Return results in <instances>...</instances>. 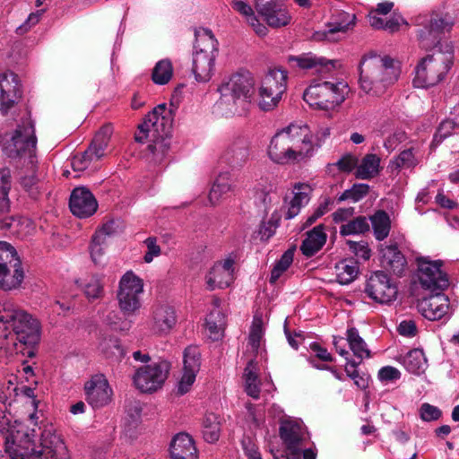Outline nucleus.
<instances>
[{
	"mask_svg": "<svg viewBox=\"0 0 459 459\" xmlns=\"http://www.w3.org/2000/svg\"><path fill=\"white\" fill-rule=\"evenodd\" d=\"M398 360L407 371L415 375H420L428 368L427 359L420 349L411 350L405 355L400 356Z\"/></svg>",
	"mask_w": 459,
	"mask_h": 459,
	"instance_id": "c9c22d12",
	"label": "nucleus"
},
{
	"mask_svg": "<svg viewBox=\"0 0 459 459\" xmlns=\"http://www.w3.org/2000/svg\"><path fill=\"white\" fill-rule=\"evenodd\" d=\"M173 124L172 114L165 104L158 105L139 125L134 139L143 143L149 137H169Z\"/></svg>",
	"mask_w": 459,
	"mask_h": 459,
	"instance_id": "ddd939ff",
	"label": "nucleus"
},
{
	"mask_svg": "<svg viewBox=\"0 0 459 459\" xmlns=\"http://www.w3.org/2000/svg\"><path fill=\"white\" fill-rule=\"evenodd\" d=\"M359 69L360 89L374 96L384 94L400 75V68L394 59L376 54L363 56Z\"/></svg>",
	"mask_w": 459,
	"mask_h": 459,
	"instance_id": "7ed1b4c3",
	"label": "nucleus"
},
{
	"mask_svg": "<svg viewBox=\"0 0 459 459\" xmlns=\"http://www.w3.org/2000/svg\"><path fill=\"white\" fill-rule=\"evenodd\" d=\"M369 186L367 184H354L351 188L345 190L338 198L337 202L342 203L347 200L353 203L359 202L368 193Z\"/></svg>",
	"mask_w": 459,
	"mask_h": 459,
	"instance_id": "13d9d810",
	"label": "nucleus"
},
{
	"mask_svg": "<svg viewBox=\"0 0 459 459\" xmlns=\"http://www.w3.org/2000/svg\"><path fill=\"white\" fill-rule=\"evenodd\" d=\"M107 245V241H104L100 238H97V236L93 235L91 243L90 245V253L94 264H98L102 262L104 249Z\"/></svg>",
	"mask_w": 459,
	"mask_h": 459,
	"instance_id": "0e129e2a",
	"label": "nucleus"
},
{
	"mask_svg": "<svg viewBox=\"0 0 459 459\" xmlns=\"http://www.w3.org/2000/svg\"><path fill=\"white\" fill-rule=\"evenodd\" d=\"M217 109L225 116L246 111L254 94V79L248 74H235L225 79L218 89Z\"/></svg>",
	"mask_w": 459,
	"mask_h": 459,
	"instance_id": "20e7f679",
	"label": "nucleus"
},
{
	"mask_svg": "<svg viewBox=\"0 0 459 459\" xmlns=\"http://www.w3.org/2000/svg\"><path fill=\"white\" fill-rule=\"evenodd\" d=\"M200 356V351L196 346H188L185 349L183 375L178 385V391L180 394H186L195 383L201 366Z\"/></svg>",
	"mask_w": 459,
	"mask_h": 459,
	"instance_id": "6ab92c4d",
	"label": "nucleus"
},
{
	"mask_svg": "<svg viewBox=\"0 0 459 459\" xmlns=\"http://www.w3.org/2000/svg\"><path fill=\"white\" fill-rule=\"evenodd\" d=\"M173 74L174 67L171 60L163 58L153 66L151 78L156 85H166L171 81Z\"/></svg>",
	"mask_w": 459,
	"mask_h": 459,
	"instance_id": "ea45409f",
	"label": "nucleus"
},
{
	"mask_svg": "<svg viewBox=\"0 0 459 459\" xmlns=\"http://www.w3.org/2000/svg\"><path fill=\"white\" fill-rule=\"evenodd\" d=\"M113 134V127L110 125L102 126L95 134L91 144L87 149L88 154H91L95 160H99L106 154V150Z\"/></svg>",
	"mask_w": 459,
	"mask_h": 459,
	"instance_id": "4c0bfd02",
	"label": "nucleus"
},
{
	"mask_svg": "<svg viewBox=\"0 0 459 459\" xmlns=\"http://www.w3.org/2000/svg\"><path fill=\"white\" fill-rule=\"evenodd\" d=\"M349 92L347 82H323L310 85L304 92V100L313 108L330 110L342 104Z\"/></svg>",
	"mask_w": 459,
	"mask_h": 459,
	"instance_id": "6e6552de",
	"label": "nucleus"
},
{
	"mask_svg": "<svg viewBox=\"0 0 459 459\" xmlns=\"http://www.w3.org/2000/svg\"><path fill=\"white\" fill-rule=\"evenodd\" d=\"M334 272L340 284H349L357 277L359 266L354 260L345 259L335 264Z\"/></svg>",
	"mask_w": 459,
	"mask_h": 459,
	"instance_id": "37998d69",
	"label": "nucleus"
},
{
	"mask_svg": "<svg viewBox=\"0 0 459 459\" xmlns=\"http://www.w3.org/2000/svg\"><path fill=\"white\" fill-rule=\"evenodd\" d=\"M453 56V46L446 44L445 51L438 49L422 58L415 69L414 86L429 88L440 82L452 65Z\"/></svg>",
	"mask_w": 459,
	"mask_h": 459,
	"instance_id": "39448f33",
	"label": "nucleus"
},
{
	"mask_svg": "<svg viewBox=\"0 0 459 459\" xmlns=\"http://www.w3.org/2000/svg\"><path fill=\"white\" fill-rule=\"evenodd\" d=\"M93 161H96L95 158L91 154H88V150H86L83 153L76 154L73 157L71 166L74 171H83Z\"/></svg>",
	"mask_w": 459,
	"mask_h": 459,
	"instance_id": "338daca9",
	"label": "nucleus"
},
{
	"mask_svg": "<svg viewBox=\"0 0 459 459\" xmlns=\"http://www.w3.org/2000/svg\"><path fill=\"white\" fill-rule=\"evenodd\" d=\"M81 288L88 299H97L103 296V282L98 275H91L86 278Z\"/></svg>",
	"mask_w": 459,
	"mask_h": 459,
	"instance_id": "09e8293b",
	"label": "nucleus"
},
{
	"mask_svg": "<svg viewBox=\"0 0 459 459\" xmlns=\"http://www.w3.org/2000/svg\"><path fill=\"white\" fill-rule=\"evenodd\" d=\"M417 163L418 160L414 156L412 149H407L400 152V154L391 161L390 167L399 170L401 169L413 168Z\"/></svg>",
	"mask_w": 459,
	"mask_h": 459,
	"instance_id": "bf43d9fd",
	"label": "nucleus"
},
{
	"mask_svg": "<svg viewBox=\"0 0 459 459\" xmlns=\"http://www.w3.org/2000/svg\"><path fill=\"white\" fill-rule=\"evenodd\" d=\"M288 74L280 68L270 69L263 77L257 90L258 106L264 111L273 110L287 90Z\"/></svg>",
	"mask_w": 459,
	"mask_h": 459,
	"instance_id": "9d476101",
	"label": "nucleus"
},
{
	"mask_svg": "<svg viewBox=\"0 0 459 459\" xmlns=\"http://www.w3.org/2000/svg\"><path fill=\"white\" fill-rule=\"evenodd\" d=\"M312 188L308 184L297 183L294 185L293 196L285 214L287 220L296 217L299 213L300 209L308 204Z\"/></svg>",
	"mask_w": 459,
	"mask_h": 459,
	"instance_id": "7c9ffc66",
	"label": "nucleus"
},
{
	"mask_svg": "<svg viewBox=\"0 0 459 459\" xmlns=\"http://www.w3.org/2000/svg\"><path fill=\"white\" fill-rule=\"evenodd\" d=\"M264 333V321L261 316L255 315L250 328L247 351L258 355L263 351V338Z\"/></svg>",
	"mask_w": 459,
	"mask_h": 459,
	"instance_id": "58836bf2",
	"label": "nucleus"
},
{
	"mask_svg": "<svg viewBox=\"0 0 459 459\" xmlns=\"http://www.w3.org/2000/svg\"><path fill=\"white\" fill-rule=\"evenodd\" d=\"M381 264L382 267L395 275L401 276L406 266L404 255L395 246H386L381 247Z\"/></svg>",
	"mask_w": 459,
	"mask_h": 459,
	"instance_id": "cd10ccee",
	"label": "nucleus"
},
{
	"mask_svg": "<svg viewBox=\"0 0 459 459\" xmlns=\"http://www.w3.org/2000/svg\"><path fill=\"white\" fill-rule=\"evenodd\" d=\"M10 322H12V305L0 302V339L7 338Z\"/></svg>",
	"mask_w": 459,
	"mask_h": 459,
	"instance_id": "680f3d73",
	"label": "nucleus"
},
{
	"mask_svg": "<svg viewBox=\"0 0 459 459\" xmlns=\"http://www.w3.org/2000/svg\"><path fill=\"white\" fill-rule=\"evenodd\" d=\"M232 190L233 180L230 173L228 171L220 173L209 193V202L215 205Z\"/></svg>",
	"mask_w": 459,
	"mask_h": 459,
	"instance_id": "f704fd0d",
	"label": "nucleus"
},
{
	"mask_svg": "<svg viewBox=\"0 0 459 459\" xmlns=\"http://www.w3.org/2000/svg\"><path fill=\"white\" fill-rule=\"evenodd\" d=\"M257 13L272 28H281L290 24L291 15L281 0H255Z\"/></svg>",
	"mask_w": 459,
	"mask_h": 459,
	"instance_id": "dca6fc26",
	"label": "nucleus"
},
{
	"mask_svg": "<svg viewBox=\"0 0 459 459\" xmlns=\"http://www.w3.org/2000/svg\"><path fill=\"white\" fill-rule=\"evenodd\" d=\"M10 327L13 328L17 341L26 346L22 351L23 354H26L29 358L35 357L36 346L39 344L41 336L39 321L27 312L16 309L12 305Z\"/></svg>",
	"mask_w": 459,
	"mask_h": 459,
	"instance_id": "1a4fd4ad",
	"label": "nucleus"
},
{
	"mask_svg": "<svg viewBox=\"0 0 459 459\" xmlns=\"http://www.w3.org/2000/svg\"><path fill=\"white\" fill-rule=\"evenodd\" d=\"M169 369L170 365L166 360L140 367L134 375V384L142 393L156 392L162 387Z\"/></svg>",
	"mask_w": 459,
	"mask_h": 459,
	"instance_id": "4468645a",
	"label": "nucleus"
},
{
	"mask_svg": "<svg viewBox=\"0 0 459 459\" xmlns=\"http://www.w3.org/2000/svg\"><path fill=\"white\" fill-rule=\"evenodd\" d=\"M431 295L423 299L420 304V310L429 320H439L445 316L449 309V299L443 291H429Z\"/></svg>",
	"mask_w": 459,
	"mask_h": 459,
	"instance_id": "393cba45",
	"label": "nucleus"
},
{
	"mask_svg": "<svg viewBox=\"0 0 459 459\" xmlns=\"http://www.w3.org/2000/svg\"><path fill=\"white\" fill-rule=\"evenodd\" d=\"M142 408L139 403H130L126 409V418L124 427V433L129 438H134L136 434V428L140 422Z\"/></svg>",
	"mask_w": 459,
	"mask_h": 459,
	"instance_id": "a18cd8bd",
	"label": "nucleus"
},
{
	"mask_svg": "<svg viewBox=\"0 0 459 459\" xmlns=\"http://www.w3.org/2000/svg\"><path fill=\"white\" fill-rule=\"evenodd\" d=\"M325 241V228L319 224L307 233V238L303 240L300 249L306 256H312L322 248Z\"/></svg>",
	"mask_w": 459,
	"mask_h": 459,
	"instance_id": "473e14b6",
	"label": "nucleus"
},
{
	"mask_svg": "<svg viewBox=\"0 0 459 459\" xmlns=\"http://www.w3.org/2000/svg\"><path fill=\"white\" fill-rule=\"evenodd\" d=\"M374 235L377 240H383L387 238L390 229L391 221L388 214L384 211H377L370 217Z\"/></svg>",
	"mask_w": 459,
	"mask_h": 459,
	"instance_id": "49530a36",
	"label": "nucleus"
},
{
	"mask_svg": "<svg viewBox=\"0 0 459 459\" xmlns=\"http://www.w3.org/2000/svg\"><path fill=\"white\" fill-rule=\"evenodd\" d=\"M195 35L192 71L197 82H206L213 74L218 42L207 29H200Z\"/></svg>",
	"mask_w": 459,
	"mask_h": 459,
	"instance_id": "423d86ee",
	"label": "nucleus"
},
{
	"mask_svg": "<svg viewBox=\"0 0 459 459\" xmlns=\"http://www.w3.org/2000/svg\"><path fill=\"white\" fill-rule=\"evenodd\" d=\"M21 98V90L18 76L13 72L0 74V110L6 115Z\"/></svg>",
	"mask_w": 459,
	"mask_h": 459,
	"instance_id": "4be33fe9",
	"label": "nucleus"
},
{
	"mask_svg": "<svg viewBox=\"0 0 459 459\" xmlns=\"http://www.w3.org/2000/svg\"><path fill=\"white\" fill-rule=\"evenodd\" d=\"M271 191H272V186H270L269 189H267V187L263 186L261 183L257 184L254 187L255 203L257 205L264 208V211L268 208V206L272 203Z\"/></svg>",
	"mask_w": 459,
	"mask_h": 459,
	"instance_id": "e2e57ef3",
	"label": "nucleus"
},
{
	"mask_svg": "<svg viewBox=\"0 0 459 459\" xmlns=\"http://www.w3.org/2000/svg\"><path fill=\"white\" fill-rule=\"evenodd\" d=\"M340 19L341 22L329 24L327 30L315 32L313 39L315 40H339L340 38L335 37V34L340 32L344 33L349 29L352 28L355 24V15L348 13H342L340 14Z\"/></svg>",
	"mask_w": 459,
	"mask_h": 459,
	"instance_id": "c85d7f7f",
	"label": "nucleus"
},
{
	"mask_svg": "<svg viewBox=\"0 0 459 459\" xmlns=\"http://www.w3.org/2000/svg\"><path fill=\"white\" fill-rule=\"evenodd\" d=\"M171 459H197L194 439L186 433H179L170 445Z\"/></svg>",
	"mask_w": 459,
	"mask_h": 459,
	"instance_id": "bb28decb",
	"label": "nucleus"
},
{
	"mask_svg": "<svg viewBox=\"0 0 459 459\" xmlns=\"http://www.w3.org/2000/svg\"><path fill=\"white\" fill-rule=\"evenodd\" d=\"M415 24L421 27L418 30V39L423 48H431L439 43L440 34L449 32L455 25V20L450 14L437 13L419 15Z\"/></svg>",
	"mask_w": 459,
	"mask_h": 459,
	"instance_id": "9b49d317",
	"label": "nucleus"
},
{
	"mask_svg": "<svg viewBox=\"0 0 459 459\" xmlns=\"http://www.w3.org/2000/svg\"><path fill=\"white\" fill-rule=\"evenodd\" d=\"M249 157L247 143L244 140L233 143L224 152L222 159L231 167H241Z\"/></svg>",
	"mask_w": 459,
	"mask_h": 459,
	"instance_id": "e433bc0d",
	"label": "nucleus"
},
{
	"mask_svg": "<svg viewBox=\"0 0 459 459\" xmlns=\"http://www.w3.org/2000/svg\"><path fill=\"white\" fill-rule=\"evenodd\" d=\"M221 434V423L219 417L214 413H207L203 421L204 438L208 443H215Z\"/></svg>",
	"mask_w": 459,
	"mask_h": 459,
	"instance_id": "de8ad7c7",
	"label": "nucleus"
},
{
	"mask_svg": "<svg viewBox=\"0 0 459 459\" xmlns=\"http://www.w3.org/2000/svg\"><path fill=\"white\" fill-rule=\"evenodd\" d=\"M317 147L308 126L290 124L272 137L267 154L278 165H299L307 163Z\"/></svg>",
	"mask_w": 459,
	"mask_h": 459,
	"instance_id": "f03ea898",
	"label": "nucleus"
},
{
	"mask_svg": "<svg viewBox=\"0 0 459 459\" xmlns=\"http://www.w3.org/2000/svg\"><path fill=\"white\" fill-rule=\"evenodd\" d=\"M289 63L303 70H312L318 74H327L334 70L339 62L337 60H327L325 57L317 56L312 53H305L299 56H290Z\"/></svg>",
	"mask_w": 459,
	"mask_h": 459,
	"instance_id": "b1692460",
	"label": "nucleus"
},
{
	"mask_svg": "<svg viewBox=\"0 0 459 459\" xmlns=\"http://www.w3.org/2000/svg\"><path fill=\"white\" fill-rule=\"evenodd\" d=\"M22 262L15 248L5 241H0V269Z\"/></svg>",
	"mask_w": 459,
	"mask_h": 459,
	"instance_id": "4d7b16f0",
	"label": "nucleus"
},
{
	"mask_svg": "<svg viewBox=\"0 0 459 459\" xmlns=\"http://www.w3.org/2000/svg\"><path fill=\"white\" fill-rule=\"evenodd\" d=\"M365 292L376 302L389 304L396 299L397 287L391 282L385 273L378 271L367 281Z\"/></svg>",
	"mask_w": 459,
	"mask_h": 459,
	"instance_id": "f3484780",
	"label": "nucleus"
},
{
	"mask_svg": "<svg viewBox=\"0 0 459 459\" xmlns=\"http://www.w3.org/2000/svg\"><path fill=\"white\" fill-rule=\"evenodd\" d=\"M419 413L420 419L427 422L437 420L442 415V411L439 408L428 403H424L420 405Z\"/></svg>",
	"mask_w": 459,
	"mask_h": 459,
	"instance_id": "774afa93",
	"label": "nucleus"
},
{
	"mask_svg": "<svg viewBox=\"0 0 459 459\" xmlns=\"http://www.w3.org/2000/svg\"><path fill=\"white\" fill-rule=\"evenodd\" d=\"M226 326V316L219 307H214L205 319V329L212 341L222 338Z\"/></svg>",
	"mask_w": 459,
	"mask_h": 459,
	"instance_id": "72a5a7b5",
	"label": "nucleus"
},
{
	"mask_svg": "<svg viewBox=\"0 0 459 459\" xmlns=\"http://www.w3.org/2000/svg\"><path fill=\"white\" fill-rule=\"evenodd\" d=\"M69 206L72 213L78 218H88L98 209V202L92 193L86 187H76L73 190Z\"/></svg>",
	"mask_w": 459,
	"mask_h": 459,
	"instance_id": "412c9836",
	"label": "nucleus"
},
{
	"mask_svg": "<svg viewBox=\"0 0 459 459\" xmlns=\"http://www.w3.org/2000/svg\"><path fill=\"white\" fill-rule=\"evenodd\" d=\"M380 158L376 154H367L357 166L356 178L369 179L379 173Z\"/></svg>",
	"mask_w": 459,
	"mask_h": 459,
	"instance_id": "79ce46f5",
	"label": "nucleus"
},
{
	"mask_svg": "<svg viewBox=\"0 0 459 459\" xmlns=\"http://www.w3.org/2000/svg\"><path fill=\"white\" fill-rule=\"evenodd\" d=\"M143 290V280L133 271H127L122 275L117 290V300L124 315H134L141 308Z\"/></svg>",
	"mask_w": 459,
	"mask_h": 459,
	"instance_id": "f8f14e48",
	"label": "nucleus"
},
{
	"mask_svg": "<svg viewBox=\"0 0 459 459\" xmlns=\"http://www.w3.org/2000/svg\"><path fill=\"white\" fill-rule=\"evenodd\" d=\"M36 413L30 415V426L9 420L0 411V445L13 459H69L68 451L52 426L37 423Z\"/></svg>",
	"mask_w": 459,
	"mask_h": 459,
	"instance_id": "f257e3e1",
	"label": "nucleus"
},
{
	"mask_svg": "<svg viewBox=\"0 0 459 459\" xmlns=\"http://www.w3.org/2000/svg\"><path fill=\"white\" fill-rule=\"evenodd\" d=\"M25 274L22 262L0 269V289L5 291L17 290L21 287Z\"/></svg>",
	"mask_w": 459,
	"mask_h": 459,
	"instance_id": "c756f323",
	"label": "nucleus"
},
{
	"mask_svg": "<svg viewBox=\"0 0 459 459\" xmlns=\"http://www.w3.org/2000/svg\"><path fill=\"white\" fill-rule=\"evenodd\" d=\"M86 401L92 408H100L111 401L112 390L103 375L93 376L85 384Z\"/></svg>",
	"mask_w": 459,
	"mask_h": 459,
	"instance_id": "aec40b11",
	"label": "nucleus"
},
{
	"mask_svg": "<svg viewBox=\"0 0 459 459\" xmlns=\"http://www.w3.org/2000/svg\"><path fill=\"white\" fill-rule=\"evenodd\" d=\"M369 230L368 220L364 216H359L353 220L348 221L340 228V233L342 236L362 234Z\"/></svg>",
	"mask_w": 459,
	"mask_h": 459,
	"instance_id": "3c124183",
	"label": "nucleus"
},
{
	"mask_svg": "<svg viewBox=\"0 0 459 459\" xmlns=\"http://www.w3.org/2000/svg\"><path fill=\"white\" fill-rule=\"evenodd\" d=\"M280 435L288 450L292 454L299 451V446L307 437L306 429L301 421L285 420L281 423Z\"/></svg>",
	"mask_w": 459,
	"mask_h": 459,
	"instance_id": "a878e982",
	"label": "nucleus"
},
{
	"mask_svg": "<svg viewBox=\"0 0 459 459\" xmlns=\"http://www.w3.org/2000/svg\"><path fill=\"white\" fill-rule=\"evenodd\" d=\"M177 322L178 315L174 306L168 303L158 304L152 308L149 329L153 335L167 336L174 329Z\"/></svg>",
	"mask_w": 459,
	"mask_h": 459,
	"instance_id": "a211bd4d",
	"label": "nucleus"
},
{
	"mask_svg": "<svg viewBox=\"0 0 459 459\" xmlns=\"http://www.w3.org/2000/svg\"><path fill=\"white\" fill-rule=\"evenodd\" d=\"M346 335L350 349L355 357L360 359L370 357V351L368 349L365 341L359 336L356 328H349Z\"/></svg>",
	"mask_w": 459,
	"mask_h": 459,
	"instance_id": "c03bdc74",
	"label": "nucleus"
},
{
	"mask_svg": "<svg viewBox=\"0 0 459 459\" xmlns=\"http://www.w3.org/2000/svg\"><path fill=\"white\" fill-rule=\"evenodd\" d=\"M293 261V253L286 251L276 263L271 273L270 281L275 282L281 275L290 267Z\"/></svg>",
	"mask_w": 459,
	"mask_h": 459,
	"instance_id": "052dcab7",
	"label": "nucleus"
},
{
	"mask_svg": "<svg viewBox=\"0 0 459 459\" xmlns=\"http://www.w3.org/2000/svg\"><path fill=\"white\" fill-rule=\"evenodd\" d=\"M0 143L9 157L28 156L30 163L32 166L34 165L37 138L35 136L34 124L30 119L29 111H24L10 140L4 142V139L0 137Z\"/></svg>",
	"mask_w": 459,
	"mask_h": 459,
	"instance_id": "0eeeda50",
	"label": "nucleus"
},
{
	"mask_svg": "<svg viewBox=\"0 0 459 459\" xmlns=\"http://www.w3.org/2000/svg\"><path fill=\"white\" fill-rule=\"evenodd\" d=\"M11 189V172L7 168L0 169V213L9 208L8 194Z\"/></svg>",
	"mask_w": 459,
	"mask_h": 459,
	"instance_id": "603ef678",
	"label": "nucleus"
},
{
	"mask_svg": "<svg viewBox=\"0 0 459 459\" xmlns=\"http://www.w3.org/2000/svg\"><path fill=\"white\" fill-rule=\"evenodd\" d=\"M233 265L234 261L230 258L216 263L205 276L207 289L213 290L229 287L234 281Z\"/></svg>",
	"mask_w": 459,
	"mask_h": 459,
	"instance_id": "5701e85b",
	"label": "nucleus"
},
{
	"mask_svg": "<svg viewBox=\"0 0 459 459\" xmlns=\"http://www.w3.org/2000/svg\"><path fill=\"white\" fill-rule=\"evenodd\" d=\"M417 264V279L422 289L428 291H443L448 287L447 275L441 270L442 261L420 257Z\"/></svg>",
	"mask_w": 459,
	"mask_h": 459,
	"instance_id": "2eb2a0df",
	"label": "nucleus"
},
{
	"mask_svg": "<svg viewBox=\"0 0 459 459\" xmlns=\"http://www.w3.org/2000/svg\"><path fill=\"white\" fill-rule=\"evenodd\" d=\"M347 359V366L345 371L347 375L354 381V384L360 389H365L368 386V380L363 376H360L357 370V366L359 362Z\"/></svg>",
	"mask_w": 459,
	"mask_h": 459,
	"instance_id": "69168bd1",
	"label": "nucleus"
},
{
	"mask_svg": "<svg viewBox=\"0 0 459 459\" xmlns=\"http://www.w3.org/2000/svg\"><path fill=\"white\" fill-rule=\"evenodd\" d=\"M231 7L244 18L256 35L264 37L268 33L267 26L260 22L253 8L244 0H232Z\"/></svg>",
	"mask_w": 459,
	"mask_h": 459,
	"instance_id": "2f4dec72",
	"label": "nucleus"
},
{
	"mask_svg": "<svg viewBox=\"0 0 459 459\" xmlns=\"http://www.w3.org/2000/svg\"><path fill=\"white\" fill-rule=\"evenodd\" d=\"M148 139L150 141L148 149L152 154V160L156 163H160L169 149V137H149Z\"/></svg>",
	"mask_w": 459,
	"mask_h": 459,
	"instance_id": "8fccbe9b",
	"label": "nucleus"
},
{
	"mask_svg": "<svg viewBox=\"0 0 459 459\" xmlns=\"http://www.w3.org/2000/svg\"><path fill=\"white\" fill-rule=\"evenodd\" d=\"M100 350L108 359H119L124 356V350L116 337L103 339L100 343Z\"/></svg>",
	"mask_w": 459,
	"mask_h": 459,
	"instance_id": "6e6d98bb",
	"label": "nucleus"
},
{
	"mask_svg": "<svg viewBox=\"0 0 459 459\" xmlns=\"http://www.w3.org/2000/svg\"><path fill=\"white\" fill-rule=\"evenodd\" d=\"M13 233L17 234L21 238L31 235L35 230L34 223L31 220L24 217L12 218L9 223H6Z\"/></svg>",
	"mask_w": 459,
	"mask_h": 459,
	"instance_id": "5fc2aeb1",
	"label": "nucleus"
},
{
	"mask_svg": "<svg viewBox=\"0 0 459 459\" xmlns=\"http://www.w3.org/2000/svg\"><path fill=\"white\" fill-rule=\"evenodd\" d=\"M245 391L254 399L260 394V380L258 379L256 364L254 359H249L244 371Z\"/></svg>",
	"mask_w": 459,
	"mask_h": 459,
	"instance_id": "a19ab883",
	"label": "nucleus"
},
{
	"mask_svg": "<svg viewBox=\"0 0 459 459\" xmlns=\"http://www.w3.org/2000/svg\"><path fill=\"white\" fill-rule=\"evenodd\" d=\"M459 132V120L455 119V116L453 118L444 120L438 126L434 138L433 143L439 144L446 137Z\"/></svg>",
	"mask_w": 459,
	"mask_h": 459,
	"instance_id": "864d4df0",
	"label": "nucleus"
}]
</instances>
